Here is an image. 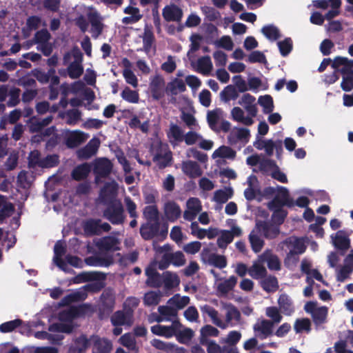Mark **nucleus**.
Here are the masks:
<instances>
[{"label":"nucleus","mask_w":353,"mask_h":353,"mask_svg":"<svg viewBox=\"0 0 353 353\" xmlns=\"http://www.w3.org/2000/svg\"><path fill=\"white\" fill-rule=\"evenodd\" d=\"M152 150L154 155L153 161L160 168L166 167L172 159V154L170 151L168 150V146L160 142L154 143L152 145Z\"/></svg>","instance_id":"nucleus-9"},{"label":"nucleus","mask_w":353,"mask_h":353,"mask_svg":"<svg viewBox=\"0 0 353 353\" xmlns=\"http://www.w3.org/2000/svg\"><path fill=\"white\" fill-rule=\"evenodd\" d=\"M87 17L91 25L90 33L92 37L94 39H97L101 34L104 28L103 17L92 8H89Z\"/></svg>","instance_id":"nucleus-11"},{"label":"nucleus","mask_w":353,"mask_h":353,"mask_svg":"<svg viewBox=\"0 0 353 353\" xmlns=\"http://www.w3.org/2000/svg\"><path fill=\"white\" fill-rule=\"evenodd\" d=\"M124 13L129 16L122 19V23L123 24H133L138 22L142 18V14L140 13L139 9L136 7L130 6L126 7L124 9Z\"/></svg>","instance_id":"nucleus-46"},{"label":"nucleus","mask_w":353,"mask_h":353,"mask_svg":"<svg viewBox=\"0 0 353 353\" xmlns=\"http://www.w3.org/2000/svg\"><path fill=\"white\" fill-rule=\"evenodd\" d=\"M262 288L267 292H274L279 288L278 281L275 276H264L261 282Z\"/></svg>","instance_id":"nucleus-59"},{"label":"nucleus","mask_w":353,"mask_h":353,"mask_svg":"<svg viewBox=\"0 0 353 353\" xmlns=\"http://www.w3.org/2000/svg\"><path fill=\"white\" fill-rule=\"evenodd\" d=\"M165 259L169 260L170 263L176 267L183 266L186 262L185 255L181 251L167 252Z\"/></svg>","instance_id":"nucleus-60"},{"label":"nucleus","mask_w":353,"mask_h":353,"mask_svg":"<svg viewBox=\"0 0 353 353\" xmlns=\"http://www.w3.org/2000/svg\"><path fill=\"white\" fill-rule=\"evenodd\" d=\"M158 312L161 315L163 321H179L177 320V312L172 305H161L158 307Z\"/></svg>","instance_id":"nucleus-45"},{"label":"nucleus","mask_w":353,"mask_h":353,"mask_svg":"<svg viewBox=\"0 0 353 353\" xmlns=\"http://www.w3.org/2000/svg\"><path fill=\"white\" fill-rule=\"evenodd\" d=\"M212 68L213 65L210 57L204 56L197 60L196 70L203 75H208L211 72Z\"/></svg>","instance_id":"nucleus-54"},{"label":"nucleus","mask_w":353,"mask_h":353,"mask_svg":"<svg viewBox=\"0 0 353 353\" xmlns=\"http://www.w3.org/2000/svg\"><path fill=\"white\" fill-rule=\"evenodd\" d=\"M92 310V306L88 304L65 309L60 313L59 319L61 321H65L68 323L59 322L54 323L49 327V331L59 333H70L72 330V327L70 324L72 319Z\"/></svg>","instance_id":"nucleus-1"},{"label":"nucleus","mask_w":353,"mask_h":353,"mask_svg":"<svg viewBox=\"0 0 353 353\" xmlns=\"http://www.w3.org/2000/svg\"><path fill=\"white\" fill-rule=\"evenodd\" d=\"M61 117L65 119L67 124L74 125L81 120V112L77 109H72L66 111Z\"/></svg>","instance_id":"nucleus-63"},{"label":"nucleus","mask_w":353,"mask_h":353,"mask_svg":"<svg viewBox=\"0 0 353 353\" xmlns=\"http://www.w3.org/2000/svg\"><path fill=\"white\" fill-rule=\"evenodd\" d=\"M236 283L237 278L234 276H231L228 279L221 281L217 285V290L221 294H226L233 290Z\"/></svg>","instance_id":"nucleus-56"},{"label":"nucleus","mask_w":353,"mask_h":353,"mask_svg":"<svg viewBox=\"0 0 353 353\" xmlns=\"http://www.w3.org/2000/svg\"><path fill=\"white\" fill-rule=\"evenodd\" d=\"M201 345L206 347L208 353H239L238 348L225 345L221 347L215 341H210Z\"/></svg>","instance_id":"nucleus-39"},{"label":"nucleus","mask_w":353,"mask_h":353,"mask_svg":"<svg viewBox=\"0 0 353 353\" xmlns=\"http://www.w3.org/2000/svg\"><path fill=\"white\" fill-rule=\"evenodd\" d=\"M146 284L152 288L163 287V273L160 274L154 267H148L145 270Z\"/></svg>","instance_id":"nucleus-33"},{"label":"nucleus","mask_w":353,"mask_h":353,"mask_svg":"<svg viewBox=\"0 0 353 353\" xmlns=\"http://www.w3.org/2000/svg\"><path fill=\"white\" fill-rule=\"evenodd\" d=\"M259 233L260 232L257 230L256 227L249 235V240L252 249L256 253L261 250L264 244L263 240L261 238Z\"/></svg>","instance_id":"nucleus-57"},{"label":"nucleus","mask_w":353,"mask_h":353,"mask_svg":"<svg viewBox=\"0 0 353 353\" xmlns=\"http://www.w3.org/2000/svg\"><path fill=\"white\" fill-rule=\"evenodd\" d=\"M119 341L121 345L127 347L129 350L133 352H137L138 350L135 336L132 333H127L123 334L119 339Z\"/></svg>","instance_id":"nucleus-62"},{"label":"nucleus","mask_w":353,"mask_h":353,"mask_svg":"<svg viewBox=\"0 0 353 353\" xmlns=\"http://www.w3.org/2000/svg\"><path fill=\"white\" fill-rule=\"evenodd\" d=\"M259 257V262L267 263L270 270H279L281 268V263L278 256L274 254L272 250H267Z\"/></svg>","instance_id":"nucleus-31"},{"label":"nucleus","mask_w":353,"mask_h":353,"mask_svg":"<svg viewBox=\"0 0 353 353\" xmlns=\"http://www.w3.org/2000/svg\"><path fill=\"white\" fill-rule=\"evenodd\" d=\"M241 234L242 230L237 225L232 226L231 230H221L217 239V245L221 249H225L232 242L234 236H240Z\"/></svg>","instance_id":"nucleus-17"},{"label":"nucleus","mask_w":353,"mask_h":353,"mask_svg":"<svg viewBox=\"0 0 353 353\" xmlns=\"http://www.w3.org/2000/svg\"><path fill=\"white\" fill-rule=\"evenodd\" d=\"M54 256L53 257V261L61 270L65 272H70L72 271L68 267L67 263L61 259L62 256L65 253V247L62 242L58 241L55 243L54 248Z\"/></svg>","instance_id":"nucleus-27"},{"label":"nucleus","mask_w":353,"mask_h":353,"mask_svg":"<svg viewBox=\"0 0 353 353\" xmlns=\"http://www.w3.org/2000/svg\"><path fill=\"white\" fill-rule=\"evenodd\" d=\"M304 310L306 313L311 315L316 326L326 323L328 314V308L326 306H319L316 302L310 301L305 304Z\"/></svg>","instance_id":"nucleus-6"},{"label":"nucleus","mask_w":353,"mask_h":353,"mask_svg":"<svg viewBox=\"0 0 353 353\" xmlns=\"http://www.w3.org/2000/svg\"><path fill=\"white\" fill-rule=\"evenodd\" d=\"M181 168L183 173L192 179L199 177L203 174L199 163L193 161L189 160L183 162Z\"/></svg>","instance_id":"nucleus-38"},{"label":"nucleus","mask_w":353,"mask_h":353,"mask_svg":"<svg viewBox=\"0 0 353 353\" xmlns=\"http://www.w3.org/2000/svg\"><path fill=\"white\" fill-rule=\"evenodd\" d=\"M90 345V339H88L85 335H81L70 347L69 353H85Z\"/></svg>","instance_id":"nucleus-44"},{"label":"nucleus","mask_w":353,"mask_h":353,"mask_svg":"<svg viewBox=\"0 0 353 353\" xmlns=\"http://www.w3.org/2000/svg\"><path fill=\"white\" fill-rule=\"evenodd\" d=\"M180 283V279L176 273L166 271L163 272V287L168 290L177 287Z\"/></svg>","instance_id":"nucleus-52"},{"label":"nucleus","mask_w":353,"mask_h":353,"mask_svg":"<svg viewBox=\"0 0 353 353\" xmlns=\"http://www.w3.org/2000/svg\"><path fill=\"white\" fill-rule=\"evenodd\" d=\"M170 143L175 146L183 141L185 134L182 129L176 124H171L167 133Z\"/></svg>","instance_id":"nucleus-43"},{"label":"nucleus","mask_w":353,"mask_h":353,"mask_svg":"<svg viewBox=\"0 0 353 353\" xmlns=\"http://www.w3.org/2000/svg\"><path fill=\"white\" fill-rule=\"evenodd\" d=\"M223 308L225 310V321L223 323L226 324V328L234 327L239 323L241 320V313L239 310L232 304H225Z\"/></svg>","instance_id":"nucleus-22"},{"label":"nucleus","mask_w":353,"mask_h":353,"mask_svg":"<svg viewBox=\"0 0 353 353\" xmlns=\"http://www.w3.org/2000/svg\"><path fill=\"white\" fill-rule=\"evenodd\" d=\"M176 321H174L170 325H155L151 327V332L152 334L164 336L167 339L174 336L175 331L176 330Z\"/></svg>","instance_id":"nucleus-37"},{"label":"nucleus","mask_w":353,"mask_h":353,"mask_svg":"<svg viewBox=\"0 0 353 353\" xmlns=\"http://www.w3.org/2000/svg\"><path fill=\"white\" fill-rule=\"evenodd\" d=\"M219 334V330L211 325H205L203 326L200 330L199 339L200 344L210 341L211 340L209 339V337H217Z\"/></svg>","instance_id":"nucleus-48"},{"label":"nucleus","mask_w":353,"mask_h":353,"mask_svg":"<svg viewBox=\"0 0 353 353\" xmlns=\"http://www.w3.org/2000/svg\"><path fill=\"white\" fill-rule=\"evenodd\" d=\"M332 242L334 247L341 251V254H343L350 247V240L347 234L343 231H338L335 235H332Z\"/></svg>","instance_id":"nucleus-24"},{"label":"nucleus","mask_w":353,"mask_h":353,"mask_svg":"<svg viewBox=\"0 0 353 353\" xmlns=\"http://www.w3.org/2000/svg\"><path fill=\"white\" fill-rule=\"evenodd\" d=\"M186 90L185 82L179 78H174L170 81L166 86V92L168 94L176 95Z\"/></svg>","instance_id":"nucleus-51"},{"label":"nucleus","mask_w":353,"mask_h":353,"mask_svg":"<svg viewBox=\"0 0 353 353\" xmlns=\"http://www.w3.org/2000/svg\"><path fill=\"white\" fill-rule=\"evenodd\" d=\"M236 153L229 146L221 145L216 150H215L212 155V157L216 159H223L228 160H234L236 157Z\"/></svg>","instance_id":"nucleus-49"},{"label":"nucleus","mask_w":353,"mask_h":353,"mask_svg":"<svg viewBox=\"0 0 353 353\" xmlns=\"http://www.w3.org/2000/svg\"><path fill=\"white\" fill-rule=\"evenodd\" d=\"M280 311L285 316H291L295 311V307L291 297L285 294H281L278 299Z\"/></svg>","instance_id":"nucleus-34"},{"label":"nucleus","mask_w":353,"mask_h":353,"mask_svg":"<svg viewBox=\"0 0 353 353\" xmlns=\"http://www.w3.org/2000/svg\"><path fill=\"white\" fill-rule=\"evenodd\" d=\"M265 194H274V198L269 202L268 205L276 208H283L284 205L292 207L294 205L293 200L290 197L288 190L284 187L277 186L276 188L270 187L265 190Z\"/></svg>","instance_id":"nucleus-4"},{"label":"nucleus","mask_w":353,"mask_h":353,"mask_svg":"<svg viewBox=\"0 0 353 353\" xmlns=\"http://www.w3.org/2000/svg\"><path fill=\"white\" fill-rule=\"evenodd\" d=\"M118 184L115 181L106 183L100 191L99 201L100 203L108 205L113 201H119L116 199Z\"/></svg>","instance_id":"nucleus-13"},{"label":"nucleus","mask_w":353,"mask_h":353,"mask_svg":"<svg viewBox=\"0 0 353 353\" xmlns=\"http://www.w3.org/2000/svg\"><path fill=\"white\" fill-rule=\"evenodd\" d=\"M101 300L105 307L112 309L115 303V294L114 291L112 289L105 290L101 296Z\"/></svg>","instance_id":"nucleus-64"},{"label":"nucleus","mask_w":353,"mask_h":353,"mask_svg":"<svg viewBox=\"0 0 353 353\" xmlns=\"http://www.w3.org/2000/svg\"><path fill=\"white\" fill-rule=\"evenodd\" d=\"M201 310L203 314H207L212 320L213 324L221 329H226V324L223 323V321L219 316V312L214 307L208 305H205L201 307Z\"/></svg>","instance_id":"nucleus-42"},{"label":"nucleus","mask_w":353,"mask_h":353,"mask_svg":"<svg viewBox=\"0 0 353 353\" xmlns=\"http://www.w3.org/2000/svg\"><path fill=\"white\" fill-rule=\"evenodd\" d=\"M332 68L339 72L341 75L353 72V59L347 57H336L332 62Z\"/></svg>","instance_id":"nucleus-21"},{"label":"nucleus","mask_w":353,"mask_h":353,"mask_svg":"<svg viewBox=\"0 0 353 353\" xmlns=\"http://www.w3.org/2000/svg\"><path fill=\"white\" fill-rule=\"evenodd\" d=\"M231 116L233 120L244 125L250 126L254 122V118L255 117H252L248 114L245 115L244 110L239 107H234L232 109Z\"/></svg>","instance_id":"nucleus-36"},{"label":"nucleus","mask_w":353,"mask_h":353,"mask_svg":"<svg viewBox=\"0 0 353 353\" xmlns=\"http://www.w3.org/2000/svg\"><path fill=\"white\" fill-rule=\"evenodd\" d=\"M256 229L265 237L268 239H274L279 233L278 225L265 221H257Z\"/></svg>","instance_id":"nucleus-35"},{"label":"nucleus","mask_w":353,"mask_h":353,"mask_svg":"<svg viewBox=\"0 0 353 353\" xmlns=\"http://www.w3.org/2000/svg\"><path fill=\"white\" fill-rule=\"evenodd\" d=\"M120 241L112 236H108L102 238L97 243L99 249L105 251H115L119 250Z\"/></svg>","instance_id":"nucleus-40"},{"label":"nucleus","mask_w":353,"mask_h":353,"mask_svg":"<svg viewBox=\"0 0 353 353\" xmlns=\"http://www.w3.org/2000/svg\"><path fill=\"white\" fill-rule=\"evenodd\" d=\"M238 103L246 110L248 114L252 117L256 116L258 109L256 103V98L254 96L245 93L239 99Z\"/></svg>","instance_id":"nucleus-25"},{"label":"nucleus","mask_w":353,"mask_h":353,"mask_svg":"<svg viewBox=\"0 0 353 353\" xmlns=\"http://www.w3.org/2000/svg\"><path fill=\"white\" fill-rule=\"evenodd\" d=\"M175 324L176 325V330L174 336H176V340L182 344L187 345L190 343L194 335V331L189 327H183L179 321H176Z\"/></svg>","instance_id":"nucleus-26"},{"label":"nucleus","mask_w":353,"mask_h":353,"mask_svg":"<svg viewBox=\"0 0 353 353\" xmlns=\"http://www.w3.org/2000/svg\"><path fill=\"white\" fill-rule=\"evenodd\" d=\"M83 230L87 235H99L103 232H109L111 226L108 223H103L101 219H90L84 222Z\"/></svg>","instance_id":"nucleus-12"},{"label":"nucleus","mask_w":353,"mask_h":353,"mask_svg":"<svg viewBox=\"0 0 353 353\" xmlns=\"http://www.w3.org/2000/svg\"><path fill=\"white\" fill-rule=\"evenodd\" d=\"M90 172V166L88 163H85L77 166L72 172V176L77 181L85 179Z\"/></svg>","instance_id":"nucleus-61"},{"label":"nucleus","mask_w":353,"mask_h":353,"mask_svg":"<svg viewBox=\"0 0 353 353\" xmlns=\"http://www.w3.org/2000/svg\"><path fill=\"white\" fill-rule=\"evenodd\" d=\"M93 172L95 175V182L100 183L101 179L108 177L112 171L113 164L105 157L96 159L93 163Z\"/></svg>","instance_id":"nucleus-8"},{"label":"nucleus","mask_w":353,"mask_h":353,"mask_svg":"<svg viewBox=\"0 0 353 353\" xmlns=\"http://www.w3.org/2000/svg\"><path fill=\"white\" fill-rule=\"evenodd\" d=\"M241 339V333L239 331L232 330L229 332L225 338H222L220 340V343L225 344V346H231L234 348H237L236 345L240 341Z\"/></svg>","instance_id":"nucleus-58"},{"label":"nucleus","mask_w":353,"mask_h":353,"mask_svg":"<svg viewBox=\"0 0 353 353\" xmlns=\"http://www.w3.org/2000/svg\"><path fill=\"white\" fill-rule=\"evenodd\" d=\"M163 212L165 219L170 222H174L181 215L180 206L172 201H169L164 204Z\"/></svg>","instance_id":"nucleus-30"},{"label":"nucleus","mask_w":353,"mask_h":353,"mask_svg":"<svg viewBox=\"0 0 353 353\" xmlns=\"http://www.w3.org/2000/svg\"><path fill=\"white\" fill-rule=\"evenodd\" d=\"M222 117L223 111L219 108L208 112L207 121L210 128L212 130L219 132V123L222 120Z\"/></svg>","instance_id":"nucleus-41"},{"label":"nucleus","mask_w":353,"mask_h":353,"mask_svg":"<svg viewBox=\"0 0 353 353\" xmlns=\"http://www.w3.org/2000/svg\"><path fill=\"white\" fill-rule=\"evenodd\" d=\"M336 280L339 282H344L350 278L353 272V250L346 255L343 260V265L336 268Z\"/></svg>","instance_id":"nucleus-16"},{"label":"nucleus","mask_w":353,"mask_h":353,"mask_svg":"<svg viewBox=\"0 0 353 353\" xmlns=\"http://www.w3.org/2000/svg\"><path fill=\"white\" fill-rule=\"evenodd\" d=\"M250 131L245 128H233L229 132L228 143L233 146H237L239 149L245 145L250 141Z\"/></svg>","instance_id":"nucleus-7"},{"label":"nucleus","mask_w":353,"mask_h":353,"mask_svg":"<svg viewBox=\"0 0 353 353\" xmlns=\"http://www.w3.org/2000/svg\"><path fill=\"white\" fill-rule=\"evenodd\" d=\"M273 326V323L271 321L263 319L258 321L254 325L253 328L258 338L265 339L272 334Z\"/></svg>","instance_id":"nucleus-23"},{"label":"nucleus","mask_w":353,"mask_h":353,"mask_svg":"<svg viewBox=\"0 0 353 353\" xmlns=\"http://www.w3.org/2000/svg\"><path fill=\"white\" fill-rule=\"evenodd\" d=\"M103 216L113 225L123 224L125 216L124 209L121 201H113L112 203L108 204L104 210Z\"/></svg>","instance_id":"nucleus-5"},{"label":"nucleus","mask_w":353,"mask_h":353,"mask_svg":"<svg viewBox=\"0 0 353 353\" xmlns=\"http://www.w3.org/2000/svg\"><path fill=\"white\" fill-rule=\"evenodd\" d=\"M0 223L6 218L12 214L14 207L12 203L8 201L7 198L0 195Z\"/></svg>","instance_id":"nucleus-53"},{"label":"nucleus","mask_w":353,"mask_h":353,"mask_svg":"<svg viewBox=\"0 0 353 353\" xmlns=\"http://www.w3.org/2000/svg\"><path fill=\"white\" fill-rule=\"evenodd\" d=\"M165 82L163 77L156 74L150 78L149 88L153 99L159 100L164 97Z\"/></svg>","instance_id":"nucleus-14"},{"label":"nucleus","mask_w":353,"mask_h":353,"mask_svg":"<svg viewBox=\"0 0 353 353\" xmlns=\"http://www.w3.org/2000/svg\"><path fill=\"white\" fill-rule=\"evenodd\" d=\"M283 244L286 246L288 251L285 263L290 261L296 262L298 261V256L303 254L306 249L305 240L303 238L290 236L285 239Z\"/></svg>","instance_id":"nucleus-3"},{"label":"nucleus","mask_w":353,"mask_h":353,"mask_svg":"<svg viewBox=\"0 0 353 353\" xmlns=\"http://www.w3.org/2000/svg\"><path fill=\"white\" fill-rule=\"evenodd\" d=\"M100 145L99 139H92L85 146L77 151V156L81 160H85L95 155Z\"/></svg>","instance_id":"nucleus-19"},{"label":"nucleus","mask_w":353,"mask_h":353,"mask_svg":"<svg viewBox=\"0 0 353 353\" xmlns=\"http://www.w3.org/2000/svg\"><path fill=\"white\" fill-rule=\"evenodd\" d=\"M83 54L78 48H73L63 56V63L68 65L67 70L71 79H77L83 72Z\"/></svg>","instance_id":"nucleus-2"},{"label":"nucleus","mask_w":353,"mask_h":353,"mask_svg":"<svg viewBox=\"0 0 353 353\" xmlns=\"http://www.w3.org/2000/svg\"><path fill=\"white\" fill-rule=\"evenodd\" d=\"M314 6L317 8L330 10L325 14L326 20L330 21L340 14V8L342 4L341 0H315Z\"/></svg>","instance_id":"nucleus-10"},{"label":"nucleus","mask_w":353,"mask_h":353,"mask_svg":"<svg viewBox=\"0 0 353 353\" xmlns=\"http://www.w3.org/2000/svg\"><path fill=\"white\" fill-rule=\"evenodd\" d=\"M90 341L92 345V353H110L112 349L111 341L107 339L92 336Z\"/></svg>","instance_id":"nucleus-20"},{"label":"nucleus","mask_w":353,"mask_h":353,"mask_svg":"<svg viewBox=\"0 0 353 353\" xmlns=\"http://www.w3.org/2000/svg\"><path fill=\"white\" fill-rule=\"evenodd\" d=\"M88 135L83 132L74 130L69 132L65 137L66 145L70 148H74L85 141Z\"/></svg>","instance_id":"nucleus-28"},{"label":"nucleus","mask_w":353,"mask_h":353,"mask_svg":"<svg viewBox=\"0 0 353 353\" xmlns=\"http://www.w3.org/2000/svg\"><path fill=\"white\" fill-rule=\"evenodd\" d=\"M265 154L271 157L274 154V150L276 152V155L279 157L283 151V142L281 140L265 139V144L263 149Z\"/></svg>","instance_id":"nucleus-50"},{"label":"nucleus","mask_w":353,"mask_h":353,"mask_svg":"<svg viewBox=\"0 0 353 353\" xmlns=\"http://www.w3.org/2000/svg\"><path fill=\"white\" fill-rule=\"evenodd\" d=\"M162 14L167 21L179 22L183 17V10L179 6L170 4L163 9Z\"/></svg>","instance_id":"nucleus-32"},{"label":"nucleus","mask_w":353,"mask_h":353,"mask_svg":"<svg viewBox=\"0 0 353 353\" xmlns=\"http://www.w3.org/2000/svg\"><path fill=\"white\" fill-rule=\"evenodd\" d=\"M201 210V201L198 198L191 197L186 201V209L183 212V218L186 221H192L195 219Z\"/></svg>","instance_id":"nucleus-18"},{"label":"nucleus","mask_w":353,"mask_h":353,"mask_svg":"<svg viewBox=\"0 0 353 353\" xmlns=\"http://www.w3.org/2000/svg\"><path fill=\"white\" fill-rule=\"evenodd\" d=\"M159 223L147 222L141 225L140 234L145 240L152 239L158 232Z\"/></svg>","instance_id":"nucleus-47"},{"label":"nucleus","mask_w":353,"mask_h":353,"mask_svg":"<svg viewBox=\"0 0 353 353\" xmlns=\"http://www.w3.org/2000/svg\"><path fill=\"white\" fill-rule=\"evenodd\" d=\"M261 262H254L252 266L249 268L248 274L254 279H263L267 273L265 268L263 266Z\"/></svg>","instance_id":"nucleus-55"},{"label":"nucleus","mask_w":353,"mask_h":353,"mask_svg":"<svg viewBox=\"0 0 353 353\" xmlns=\"http://www.w3.org/2000/svg\"><path fill=\"white\" fill-rule=\"evenodd\" d=\"M110 321L114 326H130L133 323V316L123 310H119L111 316Z\"/></svg>","instance_id":"nucleus-29"},{"label":"nucleus","mask_w":353,"mask_h":353,"mask_svg":"<svg viewBox=\"0 0 353 353\" xmlns=\"http://www.w3.org/2000/svg\"><path fill=\"white\" fill-rule=\"evenodd\" d=\"M97 287L94 284H88L83 286L79 290L65 296L61 302L63 305H66L74 301L85 300L87 297V292L97 291Z\"/></svg>","instance_id":"nucleus-15"}]
</instances>
